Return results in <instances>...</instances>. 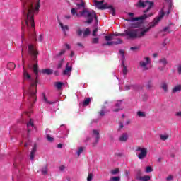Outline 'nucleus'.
Returning a JSON list of instances; mask_svg holds the SVG:
<instances>
[{
	"label": "nucleus",
	"instance_id": "nucleus-30",
	"mask_svg": "<svg viewBox=\"0 0 181 181\" xmlns=\"http://www.w3.org/2000/svg\"><path fill=\"white\" fill-rule=\"evenodd\" d=\"M90 103H91V99L90 98H87L83 101V106L87 107V105H88V104H90Z\"/></svg>",
	"mask_w": 181,
	"mask_h": 181
},
{
	"label": "nucleus",
	"instance_id": "nucleus-13",
	"mask_svg": "<svg viewBox=\"0 0 181 181\" xmlns=\"http://www.w3.org/2000/svg\"><path fill=\"white\" fill-rule=\"evenodd\" d=\"M93 137L95 139V142L93 144V146H95L100 141V132L98 130H93Z\"/></svg>",
	"mask_w": 181,
	"mask_h": 181
},
{
	"label": "nucleus",
	"instance_id": "nucleus-21",
	"mask_svg": "<svg viewBox=\"0 0 181 181\" xmlns=\"http://www.w3.org/2000/svg\"><path fill=\"white\" fill-rule=\"evenodd\" d=\"M181 91V85H177L174 86V88L172 89V93L175 94V93H180Z\"/></svg>",
	"mask_w": 181,
	"mask_h": 181
},
{
	"label": "nucleus",
	"instance_id": "nucleus-46",
	"mask_svg": "<svg viewBox=\"0 0 181 181\" xmlns=\"http://www.w3.org/2000/svg\"><path fill=\"white\" fill-rule=\"evenodd\" d=\"M146 172L147 173H149V172H153V169H152V167L148 166L146 168Z\"/></svg>",
	"mask_w": 181,
	"mask_h": 181
},
{
	"label": "nucleus",
	"instance_id": "nucleus-62",
	"mask_svg": "<svg viewBox=\"0 0 181 181\" xmlns=\"http://www.w3.org/2000/svg\"><path fill=\"white\" fill-rule=\"evenodd\" d=\"M57 148H58L59 149H62V148H63V144H58Z\"/></svg>",
	"mask_w": 181,
	"mask_h": 181
},
{
	"label": "nucleus",
	"instance_id": "nucleus-22",
	"mask_svg": "<svg viewBox=\"0 0 181 181\" xmlns=\"http://www.w3.org/2000/svg\"><path fill=\"white\" fill-rule=\"evenodd\" d=\"M41 73H42V74H47L48 76H50V74H53V70L50 69H45L41 71Z\"/></svg>",
	"mask_w": 181,
	"mask_h": 181
},
{
	"label": "nucleus",
	"instance_id": "nucleus-12",
	"mask_svg": "<svg viewBox=\"0 0 181 181\" xmlns=\"http://www.w3.org/2000/svg\"><path fill=\"white\" fill-rule=\"evenodd\" d=\"M69 65H70V64L69 62H67L66 68L62 72L63 76H70V74H71L73 68L71 66H70Z\"/></svg>",
	"mask_w": 181,
	"mask_h": 181
},
{
	"label": "nucleus",
	"instance_id": "nucleus-28",
	"mask_svg": "<svg viewBox=\"0 0 181 181\" xmlns=\"http://www.w3.org/2000/svg\"><path fill=\"white\" fill-rule=\"evenodd\" d=\"M95 5L98 9H100V6H103V5H104V0H102L100 1H95Z\"/></svg>",
	"mask_w": 181,
	"mask_h": 181
},
{
	"label": "nucleus",
	"instance_id": "nucleus-20",
	"mask_svg": "<svg viewBox=\"0 0 181 181\" xmlns=\"http://www.w3.org/2000/svg\"><path fill=\"white\" fill-rule=\"evenodd\" d=\"M145 88L146 90H152V88H153V83L152 82V80L147 81Z\"/></svg>",
	"mask_w": 181,
	"mask_h": 181
},
{
	"label": "nucleus",
	"instance_id": "nucleus-25",
	"mask_svg": "<svg viewBox=\"0 0 181 181\" xmlns=\"http://www.w3.org/2000/svg\"><path fill=\"white\" fill-rule=\"evenodd\" d=\"M71 15L73 16H77V18H80V14L77 13V8H71Z\"/></svg>",
	"mask_w": 181,
	"mask_h": 181
},
{
	"label": "nucleus",
	"instance_id": "nucleus-32",
	"mask_svg": "<svg viewBox=\"0 0 181 181\" xmlns=\"http://www.w3.org/2000/svg\"><path fill=\"white\" fill-rule=\"evenodd\" d=\"M159 63H162L163 66H166L168 64V60L166 58H162L159 60Z\"/></svg>",
	"mask_w": 181,
	"mask_h": 181
},
{
	"label": "nucleus",
	"instance_id": "nucleus-64",
	"mask_svg": "<svg viewBox=\"0 0 181 181\" xmlns=\"http://www.w3.org/2000/svg\"><path fill=\"white\" fill-rule=\"evenodd\" d=\"M125 90H131V86L126 85L124 86Z\"/></svg>",
	"mask_w": 181,
	"mask_h": 181
},
{
	"label": "nucleus",
	"instance_id": "nucleus-4",
	"mask_svg": "<svg viewBox=\"0 0 181 181\" xmlns=\"http://www.w3.org/2000/svg\"><path fill=\"white\" fill-rule=\"evenodd\" d=\"M80 16H83V18H87L86 23H91L93 22V19H94V16H95V11H92L91 12L88 11L87 9H84L79 12Z\"/></svg>",
	"mask_w": 181,
	"mask_h": 181
},
{
	"label": "nucleus",
	"instance_id": "nucleus-24",
	"mask_svg": "<svg viewBox=\"0 0 181 181\" xmlns=\"http://www.w3.org/2000/svg\"><path fill=\"white\" fill-rule=\"evenodd\" d=\"M42 97H43V101L44 103H45V104H49V105H52V104H55L56 102H53V101H49L47 100V98H46V94L45 93H42Z\"/></svg>",
	"mask_w": 181,
	"mask_h": 181
},
{
	"label": "nucleus",
	"instance_id": "nucleus-53",
	"mask_svg": "<svg viewBox=\"0 0 181 181\" xmlns=\"http://www.w3.org/2000/svg\"><path fill=\"white\" fill-rule=\"evenodd\" d=\"M64 53H66V49H62L57 56H58V57L63 56V54H64Z\"/></svg>",
	"mask_w": 181,
	"mask_h": 181
},
{
	"label": "nucleus",
	"instance_id": "nucleus-10",
	"mask_svg": "<svg viewBox=\"0 0 181 181\" xmlns=\"http://www.w3.org/2000/svg\"><path fill=\"white\" fill-rule=\"evenodd\" d=\"M145 60H146V62L141 61L139 62V66H141L144 69V70H148L149 68H148V66H146V65L149 64V63H151V59H149V57H146Z\"/></svg>",
	"mask_w": 181,
	"mask_h": 181
},
{
	"label": "nucleus",
	"instance_id": "nucleus-63",
	"mask_svg": "<svg viewBox=\"0 0 181 181\" xmlns=\"http://www.w3.org/2000/svg\"><path fill=\"white\" fill-rule=\"evenodd\" d=\"M137 175L136 176H141V175H142V171H141V170H137Z\"/></svg>",
	"mask_w": 181,
	"mask_h": 181
},
{
	"label": "nucleus",
	"instance_id": "nucleus-50",
	"mask_svg": "<svg viewBox=\"0 0 181 181\" xmlns=\"http://www.w3.org/2000/svg\"><path fill=\"white\" fill-rule=\"evenodd\" d=\"M93 180V173H89L87 177V181H92Z\"/></svg>",
	"mask_w": 181,
	"mask_h": 181
},
{
	"label": "nucleus",
	"instance_id": "nucleus-2",
	"mask_svg": "<svg viewBox=\"0 0 181 181\" xmlns=\"http://www.w3.org/2000/svg\"><path fill=\"white\" fill-rule=\"evenodd\" d=\"M22 3L23 6V15L26 18L25 19V25H27L28 28L31 26V28H35V19L33 16V12L35 8H33V3H32V0H20Z\"/></svg>",
	"mask_w": 181,
	"mask_h": 181
},
{
	"label": "nucleus",
	"instance_id": "nucleus-38",
	"mask_svg": "<svg viewBox=\"0 0 181 181\" xmlns=\"http://www.w3.org/2000/svg\"><path fill=\"white\" fill-rule=\"evenodd\" d=\"M41 172L42 175H47V166H45L42 168Z\"/></svg>",
	"mask_w": 181,
	"mask_h": 181
},
{
	"label": "nucleus",
	"instance_id": "nucleus-42",
	"mask_svg": "<svg viewBox=\"0 0 181 181\" xmlns=\"http://www.w3.org/2000/svg\"><path fill=\"white\" fill-rule=\"evenodd\" d=\"M119 173V168H116L115 170H111V174L112 175H117V173Z\"/></svg>",
	"mask_w": 181,
	"mask_h": 181
},
{
	"label": "nucleus",
	"instance_id": "nucleus-58",
	"mask_svg": "<svg viewBox=\"0 0 181 181\" xmlns=\"http://www.w3.org/2000/svg\"><path fill=\"white\" fill-rule=\"evenodd\" d=\"M139 49V47H130V50L135 51L138 50Z\"/></svg>",
	"mask_w": 181,
	"mask_h": 181
},
{
	"label": "nucleus",
	"instance_id": "nucleus-15",
	"mask_svg": "<svg viewBox=\"0 0 181 181\" xmlns=\"http://www.w3.org/2000/svg\"><path fill=\"white\" fill-rule=\"evenodd\" d=\"M37 149V145H36V144H35L33 149L31 150V151L30 153V160H33V159H35V155H36Z\"/></svg>",
	"mask_w": 181,
	"mask_h": 181
},
{
	"label": "nucleus",
	"instance_id": "nucleus-36",
	"mask_svg": "<svg viewBox=\"0 0 181 181\" xmlns=\"http://www.w3.org/2000/svg\"><path fill=\"white\" fill-rule=\"evenodd\" d=\"M33 122H32V119H30V122L27 124L28 132H30V129H29V127H33Z\"/></svg>",
	"mask_w": 181,
	"mask_h": 181
},
{
	"label": "nucleus",
	"instance_id": "nucleus-41",
	"mask_svg": "<svg viewBox=\"0 0 181 181\" xmlns=\"http://www.w3.org/2000/svg\"><path fill=\"white\" fill-rule=\"evenodd\" d=\"M168 138H169V136L168 135H160V139H161V141H166Z\"/></svg>",
	"mask_w": 181,
	"mask_h": 181
},
{
	"label": "nucleus",
	"instance_id": "nucleus-59",
	"mask_svg": "<svg viewBox=\"0 0 181 181\" xmlns=\"http://www.w3.org/2000/svg\"><path fill=\"white\" fill-rule=\"evenodd\" d=\"M96 32H98V28L93 30V36H97Z\"/></svg>",
	"mask_w": 181,
	"mask_h": 181
},
{
	"label": "nucleus",
	"instance_id": "nucleus-45",
	"mask_svg": "<svg viewBox=\"0 0 181 181\" xmlns=\"http://www.w3.org/2000/svg\"><path fill=\"white\" fill-rule=\"evenodd\" d=\"M47 139L49 141V142H53V141H54V139L50 136L49 134H47Z\"/></svg>",
	"mask_w": 181,
	"mask_h": 181
},
{
	"label": "nucleus",
	"instance_id": "nucleus-35",
	"mask_svg": "<svg viewBox=\"0 0 181 181\" xmlns=\"http://www.w3.org/2000/svg\"><path fill=\"white\" fill-rule=\"evenodd\" d=\"M90 35V28H86L83 32V37H87Z\"/></svg>",
	"mask_w": 181,
	"mask_h": 181
},
{
	"label": "nucleus",
	"instance_id": "nucleus-49",
	"mask_svg": "<svg viewBox=\"0 0 181 181\" xmlns=\"http://www.w3.org/2000/svg\"><path fill=\"white\" fill-rule=\"evenodd\" d=\"M104 110H105V106H103L102 108V110H100V112H99V114L101 117H104V115H105Z\"/></svg>",
	"mask_w": 181,
	"mask_h": 181
},
{
	"label": "nucleus",
	"instance_id": "nucleus-61",
	"mask_svg": "<svg viewBox=\"0 0 181 181\" xmlns=\"http://www.w3.org/2000/svg\"><path fill=\"white\" fill-rule=\"evenodd\" d=\"M177 71H178V74H181V65H179V66H178Z\"/></svg>",
	"mask_w": 181,
	"mask_h": 181
},
{
	"label": "nucleus",
	"instance_id": "nucleus-33",
	"mask_svg": "<svg viewBox=\"0 0 181 181\" xmlns=\"http://www.w3.org/2000/svg\"><path fill=\"white\" fill-rule=\"evenodd\" d=\"M139 26H141V24L139 23H132L131 24V29H137L138 28H139Z\"/></svg>",
	"mask_w": 181,
	"mask_h": 181
},
{
	"label": "nucleus",
	"instance_id": "nucleus-23",
	"mask_svg": "<svg viewBox=\"0 0 181 181\" xmlns=\"http://www.w3.org/2000/svg\"><path fill=\"white\" fill-rule=\"evenodd\" d=\"M59 25L61 27V28L62 29L64 35H66V30H69V25H64L60 21L59 22Z\"/></svg>",
	"mask_w": 181,
	"mask_h": 181
},
{
	"label": "nucleus",
	"instance_id": "nucleus-16",
	"mask_svg": "<svg viewBox=\"0 0 181 181\" xmlns=\"http://www.w3.org/2000/svg\"><path fill=\"white\" fill-rule=\"evenodd\" d=\"M148 153V151L146 148H143L141 151V153L138 155L139 159H144V158L146 157V155Z\"/></svg>",
	"mask_w": 181,
	"mask_h": 181
},
{
	"label": "nucleus",
	"instance_id": "nucleus-8",
	"mask_svg": "<svg viewBox=\"0 0 181 181\" xmlns=\"http://www.w3.org/2000/svg\"><path fill=\"white\" fill-rule=\"evenodd\" d=\"M153 13H150L148 15L144 14L143 16H141L140 17H136V18H132V20L127 19V21L129 22H135V21H145V19H148V18H151V16H153Z\"/></svg>",
	"mask_w": 181,
	"mask_h": 181
},
{
	"label": "nucleus",
	"instance_id": "nucleus-7",
	"mask_svg": "<svg viewBox=\"0 0 181 181\" xmlns=\"http://www.w3.org/2000/svg\"><path fill=\"white\" fill-rule=\"evenodd\" d=\"M99 9H100V11L110 9V11L112 12L111 13L112 16H115V8H114L112 6L108 5V3L104 4L103 5L99 6Z\"/></svg>",
	"mask_w": 181,
	"mask_h": 181
},
{
	"label": "nucleus",
	"instance_id": "nucleus-27",
	"mask_svg": "<svg viewBox=\"0 0 181 181\" xmlns=\"http://www.w3.org/2000/svg\"><path fill=\"white\" fill-rule=\"evenodd\" d=\"M63 86H64V83L63 82H55V87L57 88V90H61Z\"/></svg>",
	"mask_w": 181,
	"mask_h": 181
},
{
	"label": "nucleus",
	"instance_id": "nucleus-37",
	"mask_svg": "<svg viewBox=\"0 0 181 181\" xmlns=\"http://www.w3.org/2000/svg\"><path fill=\"white\" fill-rule=\"evenodd\" d=\"M168 30V33H172V30H170V25H168L167 27H165L163 29V32H167Z\"/></svg>",
	"mask_w": 181,
	"mask_h": 181
},
{
	"label": "nucleus",
	"instance_id": "nucleus-40",
	"mask_svg": "<svg viewBox=\"0 0 181 181\" xmlns=\"http://www.w3.org/2000/svg\"><path fill=\"white\" fill-rule=\"evenodd\" d=\"M83 151H84V147H80L77 151L78 156H80V155H81V153Z\"/></svg>",
	"mask_w": 181,
	"mask_h": 181
},
{
	"label": "nucleus",
	"instance_id": "nucleus-48",
	"mask_svg": "<svg viewBox=\"0 0 181 181\" xmlns=\"http://www.w3.org/2000/svg\"><path fill=\"white\" fill-rule=\"evenodd\" d=\"M98 42H99V38H98V37L93 38V39L92 40V43H93V45H96L97 43H98Z\"/></svg>",
	"mask_w": 181,
	"mask_h": 181
},
{
	"label": "nucleus",
	"instance_id": "nucleus-9",
	"mask_svg": "<svg viewBox=\"0 0 181 181\" xmlns=\"http://www.w3.org/2000/svg\"><path fill=\"white\" fill-rule=\"evenodd\" d=\"M172 1H170L169 6L168 8L167 12H165V7L163 8V9L160 11L159 16L155 18V19H158V18H160V15L163 13V18L165 16V15H167V16L170 13V10L172 9Z\"/></svg>",
	"mask_w": 181,
	"mask_h": 181
},
{
	"label": "nucleus",
	"instance_id": "nucleus-44",
	"mask_svg": "<svg viewBox=\"0 0 181 181\" xmlns=\"http://www.w3.org/2000/svg\"><path fill=\"white\" fill-rule=\"evenodd\" d=\"M111 181H121V177H112Z\"/></svg>",
	"mask_w": 181,
	"mask_h": 181
},
{
	"label": "nucleus",
	"instance_id": "nucleus-1",
	"mask_svg": "<svg viewBox=\"0 0 181 181\" xmlns=\"http://www.w3.org/2000/svg\"><path fill=\"white\" fill-rule=\"evenodd\" d=\"M162 18H163V13H161L159 18H154L153 22L148 24V27L144 29L140 33L139 29L128 28L124 30V36H127L128 39H141V37H144L152 28H155V26L160 22Z\"/></svg>",
	"mask_w": 181,
	"mask_h": 181
},
{
	"label": "nucleus",
	"instance_id": "nucleus-55",
	"mask_svg": "<svg viewBox=\"0 0 181 181\" xmlns=\"http://www.w3.org/2000/svg\"><path fill=\"white\" fill-rule=\"evenodd\" d=\"M173 180V176L172 175H168L167 177H166V180L167 181H170V180Z\"/></svg>",
	"mask_w": 181,
	"mask_h": 181
},
{
	"label": "nucleus",
	"instance_id": "nucleus-5",
	"mask_svg": "<svg viewBox=\"0 0 181 181\" xmlns=\"http://www.w3.org/2000/svg\"><path fill=\"white\" fill-rule=\"evenodd\" d=\"M136 6H137V8H145V6H148L147 9L144 11V13H146V12H149L151 8L153 6V2L149 1H142V0H139Z\"/></svg>",
	"mask_w": 181,
	"mask_h": 181
},
{
	"label": "nucleus",
	"instance_id": "nucleus-29",
	"mask_svg": "<svg viewBox=\"0 0 181 181\" xmlns=\"http://www.w3.org/2000/svg\"><path fill=\"white\" fill-rule=\"evenodd\" d=\"M112 36H114L112 34L105 36V40H106V42H111V40H112Z\"/></svg>",
	"mask_w": 181,
	"mask_h": 181
},
{
	"label": "nucleus",
	"instance_id": "nucleus-43",
	"mask_svg": "<svg viewBox=\"0 0 181 181\" xmlns=\"http://www.w3.org/2000/svg\"><path fill=\"white\" fill-rule=\"evenodd\" d=\"M119 54H121L122 59H125V51L120 49L119 51Z\"/></svg>",
	"mask_w": 181,
	"mask_h": 181
},
{
	"label": "nucleus",
	"instance_id": "nucleus-47",
	"mask_svg": "<svg viewBox=\"0 0 181 181\" xmlns=\"http://www.w3.org/2000/svg\"><path fill=\"white\" fill-rule=\"evenodd\" d=\"M39 8H40V1L38 0L35 6V11H39Z\"/></svg>",
	"mask_w": 181,
	"mask_h": 181
},
{
	"label": "nucleus",
	"instance_id": "nucleus-18",
	"mask_svg": "<svg viewBox=\"0 0 181 181\" xmlns=\"http://www.w3.org/2000/svg\"><path fill=\"white\" fill-rule=\"evenodd\" d=\"M119 141L120 142H127V141H128V134L127 133H124L122 134L119 138Z\"/></svg>",
	"mask_w": 181,
	"mask_h": 181
},
{
	"label": "nucleus",
	"instance_id": "nucleus-14",
	"mask_svg": "<svg viewBox=\"0 0 181 181\" xmlns=\"http://www.w3.org/2000/svg\"><path fill=\"white\" fill-rule=\"evenodd\" d=\"M122 43V40L120 38L117 39V41H112V42H107L105 43L102 44V46H112V45H121Z\"/></svg>",
	"mask_w": 181,
	"mask_h": 181
},
{
	"label": "nucleus",
	"instance_id": "nucleus-34",
	"mask_svg": "<svg viewBox=\"0 0 181 181\" xmlns=\"http://www.w3.org/2000/svg\"><path fill=\"white\" fill-rule=\"evenodd\" d=\"M137 115L141 118H145V117H146V114H145V112H143L141 111H139L137 112Z\"/></svg>",
	"mask_w": 181,
	"mask_h": 181
},
{
	"label": "nucleus",
	"instance_id": "nucleus-17",
	"mask_svg": "<svg viewBox=\"0 0 181 181\" xmlns=\"http://www.w3.org/2000/svg\"><path fill=\"white\" fill-rule=\"evenodd\" d=\"M136 180H139V181H149L151 180V176L149 175H146L144 177L136 176Z\"/></svg>",
	"mask_w": 181,
	"mask_h": 181
},
{
	"label": "nucleus",
	"instance_id": "nucleus-52",
	"mask_svg": "<svg viewBox=\"0 0 181 181\" xmlns=\"http://www.w3.org/2000/svg\"><path fill=\"white\" fill-rule=\"evenodd\" d=\"M76 33H77L78 36H81L83 35V30H81V29H78L76 30Z\"/></svg>",
	"mask_w": 181,
	"mask_h": 181
},
{
	"label": "nucleus",
	"instance_id": "nucleus-19",
	"mask_svg": "<svg viewBox=\"0 0 181 181\" xmlns=\"http://www.w3.org/2000/svg\"><path fill=\"white\" fill-rule=\"evenodd\" d=\"M77 9H81L82 11H84V9H87V8H86V3H84V1H83V0H81V4H76V10Z\"/></svg>",
	"mask_w": 181,
	"mask_h": 181
},
{
	"label": "nucleus",
	"instance_id": "nucleus-6",
	"mask_svg": "<svg viewBox=\"0 0 181 181\" xmlns=\"http://www.w3.org/2000/svg\"><path fill=\"white\" fill-rule=\"evenodd\" d=\"M28 53L30 56L33 57L34 60H36L37 59L39 52H37V49L35 48L33 45H28Z\"/></svg>",
	"mask_w": 181,
	"mask_h": 181
},
{
	"label": "nucleus",
	"instance_id": "nucleus-60",
	"mask_svg": "<svg viewBox=\"0 0 181 181\" xmlns=\"http://www.w3.org/2000/svg\"><path fill=\"white\" fill-rule=\"evenodd\" d=\"M64 169H66V166H64V165L59 166V170L61 172H63V170H64Z\"/></svg>",
	"mask_w": 181,
	"mask_h": 181
},
{
	"label": "nucleus",
	"instance_id": "nucleus-57",
	"mask_svg": "<svg viewBox=\"0 0 181 181\" xmlns=\"http://www.w3.org/2000/svg\"><path fill=\"white\" fill-rule=\"evenodd\" d=\"M115 156H117L118 158H121L122 156H124V154H122V153H116Z\"/></svg>",
	"mask_w": 181,
	"mask_h": 181
},
{
	"label": "nucleus",
	"instance_id": "nucleus-26",
	"mask_svg": "<svg viewBox=\"0 0 181 181\" xmlns=\"http://www.w3.org/2000/svg\"><path fill=\"white\" fill-rule=\"evenodd\" d=\"M15 67H16V65H15L13 62H9L7 64V69H8V70H13Z\"/></svg>",
	"mask_w": 181,
	"mask_h": 181
},
{
	"label": "nucleus",
	"instance_id": "nucleus-39",
	"mask_svg": "<svg viewBox=\"0 0 181 181\" xmlns=\"http://www.w3.org/2000/svg\"><path fill=\"white\" fill-rule=\"evenodd\" d=\"M161 88H163V90H164L165 93H168V84L163 83L161 85Z\"/></svg>",
	"mask_w": 181,
	"mask_h": 181
},
{
	"label": "nucleus",
	"instance_id": "nucleus-54",
	"mask_svg": "<svg viewBox=\"0 0 181 181\" xmlns=\"http://www.w3.org/2000/svg\"><path fill=\"white\" fill-rule=\"evenodd\" d=\"M123 73H124V74H127L128 73V69L127 68V66H124Z\"/></svg>",
	"mask_w": 181,
	"mask_h": 181
},
{
	"label": "nucleus",
	"instance_id": "nucleus-56",
	"mask_svg": "<svg viewBox=\"0 0 181 181\" xmlns=\"http://www.w3.org/2000/svg\"><path fill=\"white\" fill-rule=\"evenodd\" d=\"M38 42H43V34L39 35Z\"/></svg>",
	"mask_w": 181,
	"mask_h": 181
},
{
	"label": "nucleus",
	"instance_id": "nucleus-3",
	"mask_svg": "<svg viewBox=\"0 0 181 181\" xmlns=\"http://www.w3.org/2000/svg\"><path fill=\"white\" fill-rule=\"evenodd\" d=\"M33 71L35 73L36 77L35 81L30 84V88L28 89V101L31 104H35L37 100V96H36V93H37V77H39V65L35 64L33 66Z\"/></svg>",
	"mask_w": 181,
	"mask_h": 181
},
{
	"label": "nucleus",
	"instance_id": "nucleus-31",
	"mask_svg": "<svg viewBox=\"0 0 181 181\" xmlns=\"http://www.w3.org/2000/svg\"><path fill=\"white\" fill-rule=\"evenodd\" d=\"M64 63V59H62L57 64V69H62L63 67V64Z\"/></svg>",
	"mask_w": 181,
	"mask_h": 181
},
{
	"label": "nucleus",
	"instance_id": "nucleus-11",
	"mask_svg": "<svg viewBox=\"0 0 181 181\" xmlns=\"http://www.w3.org/2000/svg\"><path fill=\"white\" fill-rule=\"evenodd\" d=\"M23 77L25 80H30L32 81L31 83H33V81H35V80L32 79V76H30V74H29V72L25 69V66H23Z\"/></svg>",
	"mask_w": 181,
	"mask_h": 181
},
{
	"label": "nucleus",
	"instance_id": "nucleus-51",
	"mask_svg": "<svg viewBox=\"0 0 181 181\" xmlns=\"http://www.w3.org/2000/svg\"><path fill=\"white\" fill-rule=\"evenodd\" d=\"M112 35H113V36H125L124 33H115L112 34Z\"/></svg>",
	"mask_w": 181,
	"mask_h": 181
}]
</instances>
